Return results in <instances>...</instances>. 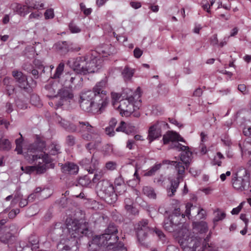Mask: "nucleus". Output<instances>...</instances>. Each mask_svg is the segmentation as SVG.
Returning <instances> with one entry per match:
<instances>
[{"mask_svg":"<svg viewBox=\"0 0 251 251\" xmlns=\"http://www.w3.org/2000/svg\"><path fill=\"white\" fill-rule=\"evenodd\" d=\"M11 8L13 11L21 16L25 17L29 12L28 5H22L18 3L11 4Z\"/></svg>","mask_w":251,"mask_h":251,"instance_id":"nucleus-17","label":"nucleus"},{"mask_svg":"<svg viewBox=\"0 0 251 251\" xmlns=\"http://www.w3.org/2000/svg\"><path fill=\"white\" fill-rule=\"evenodd\" d=\"M192 153L189 149L183 151L180 154V161L188 168L190 164Z\"/></svg>","mask_w":251,"mask_h":251,"instance_id":"nucleus-22","label":"nucleus"},{"mask_svg":"<svg viewBox=\"0 0 251 251\" xmlns=\"http://www.w3.org/2000/svg\"><path fill=\"white\" fill-rule=\"evenodd\" d=\"M161 136V129L158 123H156L149 127L147 139L150 143Z\"/></svg>","mask_w":251,"mask_h":251,"instance_id":"nucleus-14","label":"nucleus"},{"mask_svg":"<svg viewBox=\"0 0 251 251\" xmlns=\"http://www.w3.org/2000/svg\"><path fill=\"white\" fill-rule=\"evenodd\" d=\"M218 43V40L217 38V34H214L210 38V44L213 46L217 45Z\"/></svg>","mask_w":251,"mask_h":251,"instance_id":"nucleus-63","label":"nucleus"},{"mask_svg":"<svg viewBox=\"0 0 251 251\" xmlns=\"http://www.w3.org/2000/svg\"><path fill=\"white\" fill-rule=\"evenodd\" d=\"M25 4L28 5L30 10H40L44 7V3L41 0H27L25 1Z\"/></svg>","mask_w":251,"mask_h":251,"instance_id":"nucleus-21","label":"nucleus"},{"mask_svg":"<svg viewBox=\"0 0 251 251\" xmlns=\"http://www.w3.org/2000/svg\"><path fill=\"white\" fill-rule=\"evenodd\" d=\"M202 7L203 9L206 11L207 12L210 13V5L207 0H202L201 2Z\"/></svg>","mask_w":251,"mask_h":251,"instance_id":"nucleus-58","label":"nucleus"},{"mask_svg":"<svg viewBox=\"0 0 251 251\" xmlns=\"http://www.w3.org/2000/svg\"><path fill=\"white\" fill-rule=\"evenodd\" d=\"M198 228L200 232V234L206 233L208 229L207 225L205 222L200 223L198 226Z\"/></svg>","mask_w":251,"mask_h":251,"instance_id":"nucleus-47","label":"nucleus"},{"mask_svg":"<svg viewBox=\"0 0 251 251\" xmlns=\"http://www.w3.org/2000/svg\"><path fill=\"white\" fill-rule=\"evenodd\" d=\"M134 70L126 66L124 69L122 75L125 81L129 80L133 76Z\"/></svg>","mask_w":251,"mask_h":251,"instance_id":"nucleus-29","label":"nucleus"},{"mask_svg":"<svg viewBox=\"0 0 251 251\" xmlns=\"http://www.w3.org/2000/svg\"><path fill=\"white\" fill-rule=\"evenodd\" d=\"M243 133L245 136L251 137V126L245 127L243 129Z\"/></svg>","mask_w":251,"mask_h":251,"instance_id":"nucleus-64","label":"nucleus"},{"mask_svg":"<svg viewBox=\"0 0 251 251\" xmlns=\"http://www.w3.org/2000/svg\"><path fill=\"white\" fill-rule=\"evenodd\" d=\"M185 233L182 235L181 243L184 247L185 251H196V249L200 246L202 239H204V242L202 244V251H217V248L212 244L207 243L209 241V237L207 236L206 238L200 236L199 235H194V233H191L186 228L182 229L181 231Z\"/></svg>","mask_w":251,"mask_h":251,"instance_id":"nucleus-2","label":"nucleus"},{"mask_svg":"<svg viewBox=\"0 0 251 251\" xmlns=\"http://www.w3.org/2000/svg\"><path fill=\"white\" fill-rule=\"evenodd\" d=\"M125 209L127 210H130L132 206V204L133 203V200L130 198H126L125 200Z\"/></svg>","mask_w":251,"mask_h":251,"instance_id":"nucleus-54","label":"nucleus"},{"mask_svg":"<svg viewBox=\"0 0 251 251\" xmlns=\"http://www.w3.org/2000/svg\"><path fill=\"white\" fill-rule=\"evenodd\" d=\"M163 226L164 229L170 232H174L176 229V226L172 220L168 217L165 219L164 221Z\"/></svg>","mask_w":251,"mask_h":251,"instance_id":"nucleus-30","label":"nucleus"},{"mask_svg":"<svg viewBox=\"0 0 251 251\" xmlns=\"http://www.w3.org/2000/svg\"><path fill=\"white\" fill-rule=\"evenodd\" d=\"M69 131L80 133L82 138L85 140L96 139L97 142H100V135L96 128L88 122L79 121L77 126L71 125L69 128Z\"/></svg>","mask_w":251,"mask_h":251,"instance_id":"nucleus-5","label":"nucleus"},{"mask_svg":"<svg viewBox=\"0 0 251 251\" xmlns=\"http://www.w3.org/2000/svg\"><path fill=\"white\" fill-rule=\"evenodd\" d=\"M176 163L173 166H175V169L177 172V176L176 178L171 180V185L169 188L167 189L168 196L170 197L174 196L178 188L181 180L183 179L184 177V174L185 169H187L186 166L180 161H175Z\"/></svg>","mask_w":251,"mask_h":251,"instance_id":"nucleus-7","label":"nucleus"},{"mask_svg":"<svg viewBox=\"0 0 251 251\" xmlns=\"http://www.w3.org/2000/svg\"><path fill=\"white\" fill-rule=\"evenodd\" d=\"M69 27L71 32L73 33H79L81 31L80 28L73 22L70 23Z\"/></svg>","mask_w":251,"mask_h":251,"instance_id":"nucleus-49","label":"nucleus"},{"mask_svg":"<svg viewBox=\"0 0 251 251\" xmlns=\"http://www.w3.org/2000/svg\"><path fill=\"white\" fill-rule=\"evenodd\" d=\"M245 201H242V202H241L240 203V204L236 208H234L231 213L232 215H236V214H238L240 211H241V210L242 209V208H243V205L245 204Z\"/></svg>","mask_w":251,"mask_h":251,"instance_id":"nucleus-53","label":"nucleus"},{"mask_svg":"<svg viewBox=\"0 0 251 251\" xmlns=\"http://www.w3.org/2000/svg\"><path fill=\"white\" fill-rule=\"evenodd\" d=\"M116 234H102L93 237L89 243V251H109L118 243Z\"/></svg>","mask_w":251,"mask_h":251,"instance_id":"nucleus-4","label":"nucleus"},{"mask_svg":"<svg viewBox=\"0 0 251 251\" xmlns=\"http://www.w3.org/2000/svg\"><path fill=\"white\" fill-rule=\"evenodd\" d=\"M172 146L173 147L172 148L175 149L178 151H183L187 149H189V147L188 146H183L177 142L173 143Z\"/></svg>","mask_w":251,"mask_h":251,"instance_id":"nucleus-48","label":"nucleus"},{"mask_svg":"<svg viewBox=\"0 0 251 251\" xmlns=\"http://www.w3.org/2000/svg\"><path fill=\"white\" fill-rule=\"evenodd\" d=\"M135 230L138 241L142 244L152 229L149 227L147 220H142L135 225Z\"/></svg>","mask_w":251,"mask_h":251,"instance_id":"nucleus-8","label":"nucleus"},{"mask_svg":"<svg viewBox=\"0 0 251 251\" xmlns=\"http://www.w3.org/2000/svg\"><path fill=\"white\" fill-rule=\"evenodd\" d=\"M44 16L46 20L53 19L54 17L53 9L50 8L46 10L44 13Z\"/></svg>","mask_w":251,"mask_h":251,"instance_id":"nucleus-50","label":"nucleus"},{"mask_svg":"<svg viewBox=\"0 0 251 251\" xmlns=\"http://www.w3.org/2000/svg\"><path fill=\"white\" fill-rule=\"evenodd\" d=\"M104 50H101V51L103 53V54H105L106 55H110L111 54H112L115 52V48L114 47L112 46L111 45H105L104 47Z\"/></svg>","mask_w":251,"mask_h":251,"instance_id":"nucleus-44","label":"nucleus"},{"mask_svg":"<svg viewBox=\"0 0 251 251\" xmlns=\"http://www.w3.org/2000/svg\"><path fill=\"white\" fill-rule=\"evenodd\" d=\"M126 123L124 121H121L120 125L116 128V131L117 132L122 131L125 132L126 129Z\"/></svg>","mask_w":251,"mask_h":251,"instance_id":"nucleus-61","label":"nucleus"},{"mask_svg":"<svg viewBox=\"0 0 251 251\" xmlns=\"http://www.w3.org/2000/svg\"><path fill=\"white\" fill-rule=\"evenodd\" d=\"M111 97L113 100V105H114V107H115L116 105L118 104L117 100H118L120 98L121 95L117 93H112Z\"/></svg>","mask_w":251,"mask_h":251,"instance_id":"nucleus-56","label":"nucleus"},{"mask_svg":"<svg viewBox=\"0 0 251 251\" xmlns=\"http://www.w3.org/2000/svg\"><path fill=\"white\" fill-rule=\"evenodd\" d=\"M16 104L17 107L21 109H24L27 108V105L21 100H17L16 101Z\"/></svg>","mask_w":251,"mask_h":251,"instance_id":"nucleus-60","label":"nucleus"},{"mask_svg":"<svg viewBox=\"0 0 251 251\" xmlns=\"http://www.w3.org/2000/svg\"><path fill=\"white\" fill-rule=\"evenodd\" d=\"M115 190L116 192L120 193L121 191H118V187H122L123 189L125 187L124 182L123 178L119 176L115 178L114 180ZM124 191V190L123 189Z\"/></svg>","mask_w":251,"mask_h":251,"instance_id":"nucleus-35","label":"nucleus"},{"mask_svg":"<svg viewBox=\"0 0 251 251\" xmlns=\"http://www.w3.org/2000/svg\"><path fill=\"white\" fill-rule=\"evenodd\" d=\"M42 17V13L39 12H32L28 17L29 21L33 20H39Z\"/></svg>","mask_w":251,"mask_h":251,"instance_id":"nucleus-51","label":"nucleus"},{"mask_svg":"<svg viewBox=\"0 0 251 251\" xmlns=\"http://www.w3.org/2000/svg\"><path fill=\"white\" fill-rule=\"evenodd\" d=\"M161 163H155L144 173V176H153L161 169Z\"/></svg>","mask_w":251,"mask_h":251,"instance_id":"nucleus-28","label":"nucleus"},{"mask_svg":"<svg viewBox=\"0 0 251 251\" xmlns=\"http://www.w3.org/2000/svg\"><path fill=\"white\" fill-rule=\"evenodd\" d=\"M12 75L16 79L20 88L25 90L28 89L29 85L27 81V78L21 72L14 71L12 72Z\"/></svg>","mask_w":251,"mask_h":251,"instance_id":"nucleus-16","label":"nucleus"},{"mask_svg":"<svg viewBox=\"0 0 251 251\" xmlns=\"http://www.w3.org/2000/svg\"><path fill=\"white\" fill-rule=\"evenodd\" d=\"M88 55L79 56L73 59L72 63L69 61L72 68L78 74L86 75V63Z\"/></svg>","mask_w":251,"mask_h":251,"instance_id":"nucleus-9","label":"nucleus"},{"mask_svg":"<svg viewBox=\"0 0 251 251\" xmlns=\"http://www.w3.org/2000/svg\"><path fill=\"white\" fill-rule=\"evenodd\" d=\"M20 210L19 209H12L8 213V217L9 219H13L19 213Z\"/></svg>","mask_w":251,"mask_h":251,"instance_id":"nucleus-59","label":"nucleus"},{"mask_svg":"<svg viewBox=\"0 0 251 251\" xmlns=\"http://www.w3.org/2000/svg\"><path fill=\"white\" fill-rule=\"evenodd\" d=\"M57 97L60 98V101L56 103L55 108H58L61 106L63 104L64 101L72 100L74 97V94L71 89H66L62 88L58 92Z\"/></svg>","mask_w":251,"mask_h":251,"instance_id":"nucleus-12","label":"nucleus"},{"mask_svg":"<svg viewBox=\"0 0 251 251\" xmlns=\"http://www.w3.org/2000/svg\"><path fill=\"white\" fill-rule=\"evenodd\" d=\"M66 143L69 146H73L75 143V138L73 135H68L66 137Z\"/></svg>","mask_w":251,"mask_h":251,"instance_id":"nucleus-55","label":"nucleus"},{"mask_svg":"<svg viewBox=\"0 0 251 251\" xmlns=\"http://www.w3.org/2000/svg\"><path fill=\"white\" fill-rule=\"evenodd\" d=\"M215 217L213 219V222L215 224L216 223L223 220L226 216L225 212L217 209L215 211Z\"/></svg>","mask_w":251,"mask_h":251,"instance_id":"nucleus-36","label":"nucleus"},{"mask_svg":"<svg viewBox=\"0 0 251 251\" xmlns=\"http://www.w3.org/2000/svg\"><path fill=\"white\" fill-rule=\"evenodd\" d=\"M104 172L102 171H100L95 173L94 176L92 178V182L94 183H98L102 180L104 177Z\"/></svg>","mask_w":251,"mask_h":251,"instance_id":"nucleus-42","label":"nucleus"},{"mask_svg":"<svg viewBox=\"0 0 251 251\" xmlns=\"http://www.w3.org/2000/svg\"><path fill=\"white\" fill-rule=\"evenodd\" d=\"M117 124V120L112 118L109 122L108 126L105 127V133L110 137L114 136L115 133L114 128Z\"/></svg>","mask_w":251,"mask_h":251,"instance_id":"nucleus-24","label":"nucleus"},{"mask_svg":"<svg viewBox=\"0 0 251 251\" xmlns=\"http://www.w3.org/2000/svg\"><path fill=\"white\" fill-rule=\"evenodd\" d=\"M101 60L99 57L93 55H88V59H87L86 63V75L98 72L101 67Z\"/></svg>","mask_w":251,"mask_h":251,"instance_id":"nucleus-10","label":"nucleus"},{"mask_svg":"<svg viewBox=\"0 0 251 251\" xmlns=\"http://www.w3.org/2000/svg\"><path fill=\"white\" fill-rule=\"evenodd\" d=\"M45 89L48 91L47 96L49 98H55L57 97V95H55V90L51 84H48L45 86Z\"/></svg>","mask_w":251,"mask_h":251,"instance_id":"nucleus-41","label":"nucleus"},{"mask_svg":"<svg viewBox=\"0 0 251 251\" xmlns=\"http://www.w3.org/2000/svg\"><path fill=\"white\" fill-rule=\"evenodd\" d=\"M117 164L116 162L113 161H109L105 164V167L107 169L109 170H114L116 169Z\"/></svg>","mask_w":251,"mask_h":251,"instance_id":"nucleus-57","label":"nucleus"},{"mask_svg":"<svg viewBox=\"0 0 251 251\" xmlns=\"http://www.w3.org/2000/svg\"><path fill=\"white\" fill-rule=\"evenodd\" d=\"M33 164H34L36 166V168L35 171H36L37 174H43L46 171V165L43 164L41 161H37L34 162Z\"/></svg>","mask_w":251,"mask_h":251,"instance_id":"nucleus-33","label":"nucleus"},{"mask_svg":"<svg viewBox=\"0 0 251 251\" xmlns=\"http://www.w3.org/2000/svg\"><path fill=\"white\" fill-rule=\"evenodd\" d=\"M46 142L40 137L37 136L35 142L29 146L27 152L34 153L36 151H42L46 148Z\"/></svg>","mask_w":251,"mask_h":251,"instance_id":"nucleus-15","label":"nucleus"},{"mask_svg":"<svg viewBox=\"0 0 251 251\" xmlns=\"http://www.w3.org/2000/svg\"><path fill=\"white\" fill-rule=\"evenodd\" d=\"M233 187L237 190L243 191L248 181L245 180L242 177H238L237 174H235L232 179Z\"/></svg>","mask_w":251,"mask_h":251,"instance_id":"nucleus-18","label":"nucleus"},{"mask_svg":"<svg viewBox=\"0 0 251 251\" xmlns=\"http://www.w3.org/2000/svg\"><path fill=\"white\" fill-rule=\"evenodd\" d=\"M33 237H31L29 238V242L31 248L27 247L24 248L23 251H32V248H36L38 247L37 246L38 240L37 239H32Z\"/></svg>","mask_w":251,"mask_h":251,"instance_id":"nucleus-45","label":"nucleus"},{"mask_svg":"<svg viewBox=\"0 0 251 251\" xmlns=\"http://www.w3.org/2000/svg\"><path fill=\"white\" fill-rule=\"evenodd\" d=\"M131 93L129 96H124V99L120 100L118 108L120 114L122 116H127L138 110L141 105V100L140 99L141 94L140 88L137 89V91L133 94L132 91L129 89L125 90V92Z\"/></svg>","mask_w":251,"mask_h":251,"instance_id":"nucleus-3","label":"nucleus"},{"mask_svg":"<svg viewBox=\"0 0 251 251\" xmlns=\"http://www.w3.org/2000/svg\"><path fill=\"white\" fill-rule=\"evenodd\" d=\"M12 237L13 236L10 232L1 233L0 234V241L2 243L7 244L11 241Z\"/></svg>","mask_w":251,"mask_h":251,"instance_id":"nucleus-39","label":"nucleus"},{"mask_svg":"<svg viewBox=\"0 0 251 251\" xmlns=\"http://www.w3.org/2000/svg\"><path fill=\"white\" fill-rule=\"evenodd\" d=\"M57 121L60 124L61 126H62L68 131H69V128H70L71 126L74 125V124H70L68 121H66L64 119H62L60 117H57Z\"/></svg>","mask_w":251,"mask_h":251,"instance_id":"nucleus-46","label":"nucleus"},{"mask_svg":"<svg viewBox=\"0 0 251 251\" xmlns=\"http://www.w3.org/2000/svg\"><path fill=\"white\" fill-rule=\"evenodd\" d=\"M78 183L82 186L88 187L91 183V179L88 176L85 175L78 179Z\"/></svg>","mask_w":251,"mask_h":251,"instance_id":"nucleus-34","label":"nucleus"},{"mask_svg":"<svg viewBox=\"0 0 251 251\" xmlns=\"http://www.w3.org/2000/svg\"><path fill=\"white\" fill-rule=\"evenodd\" d=\"M69 51L77 52L80 49L81 47L73 43H68Z\"/></svg>","mask_w":251,"mask_h":251,"instance_id":"nucleus-52","label":"nucleus"},{"mask_svg":"<svg viewBox=\"0 0 251 251\" xmlns=\"http://www.w3.org/2000/svg\"><path fill=\"white\" fill-rule=\"evenodd\" d=\"M106 81L101 80L97 82L92 90L83 92L80 95V107L88 113L100 114L107 106Z\"/></svg>","mask_w":251,"mask_h":251,"instance_id":"nucleus-1","label":"nucleus"},{"mask_svg":"<svg viewBox=\"0 0 251 251\" xmlns=\"http://www.w3.org/2000/svg\"><path fill=\"white\" fill-rule=\"evenodd\" d=\"M49 153L51 155H55L61 152V147L59 144L56 142H53L50 144L48 147Z\"/></svg>","mask_w":251,"mask_h":251,"instance_id":"nucleus-26","label":"nucleus"},{"mask_svg":"<svg viewBox=\"0 0 251 251\" xmlns=\"http://www.w3.org/2000/svg\"><path fill=\"white\" fill-rule=\"evenodd\" d=\"M134 56L137 58H140L143 54V51L138 48H136L133 51Z\"/></svg>","mask_w":251,"mask_h":251,"instance_id":"nucleus-62","label":"nucleus"},{"mask_svg":"<svg viewBox=\"0 0 251 251\" xmlns=\"http://www.w3.org/2000/svg\"><path fill=\"white\" fill-rule=\"evenodd\" d=\"M178 137V133L174 131H168L163 135V141L164 144H168L172 142L173 143L176 142V137Z\"/></svg>","mask_w":251,"mask_h":251,"instance_id":"nucleus-25","label":"nucleus"},{"mask_svg":"<svg viewBox=\"0 0 251 251\" xmlns=\"http://www.w3.org/2000/svg\"><path fill=\"white\" fill-rule=\"evenodd\" d=\"M93 159V157H92L91 159L85 158L83 159L80 162V164L90 174L94 173V171L96 169V165L95 164H92Z\"/></svg>","mask_w":251,"mask_h":251,"instance_id":"nucleus-20","label":"nucleus"},{"mask_svg":"<svg viewBox=\"0 0 251 251\" xmlns=\"http://www.w3.org/2000/svg\"><path fill=\"white\" fill-rule=\"evenodd\" d=\"M11 143L8 139H3L0 141V150L9 151L11 150Z\"/></svg>","mask_w":251,"mask_h":251,"instance_id":"nucleus-31","label":"nucleus"},{"mask_svg":"<svg viewBox=\"0 0 251 251\" xmlns=\"http://www.w3.org/2000/svg\"><path fill=\"white\" fill-rule=\"evenodd\" d=\"M97 188L100 194L104 199L106 202L109 204L114 203L117 200V194L114 186L108 179H102L97 184Z\"/></svg>","mask_w":251,"mask_h":251,"instance_id":"nucleus-6","label":"nucleus"},{"mask_svg":"<svg viewBox=\"0 0 251 251\" xmlns=\"http://www.w3.org/2000/svg\"><path fill=\"white\" fill-rule=\"evenodd\" d=\"M25 158L30 164H32L35 161H41L42 163L47 164L52 162V158L49 154L45 152L39 155L27 154L25 155Z\"/></svg>","mask_w":251,"mask_h":251,"instance_id":"nucleus-11","label":"nucleus"},{"mask_svg":"<svg viewBox=\"0 0 251 251\" xmlns=\"http://www.w3.org/2000/svg\"><path fill=\"white\" fill-rule=\"evenodd\" d=\"M90 141L91 142L87 144L85 146L86 148L89 151L95 149L98 146V145L101 143V139L100 137V142H97L96 139H94L93 140Z\"/></svg>","mask_w":251,"mask_h":251,"instance_id":"nucleus-43","label":"nucleus"},{"mask_svg":"<svg viewBox=\"0 0 251 251\" xmlns=\"http://www.w3.org/2000/svg\"><path fill=\"white\" fill-rule=\"evenodd\" d=\"M64 64L60 63L57 67L55 72L52 76V78L58 79L60 78L61 75H62L64 69Z\"/></svg>","mask_w":251,"mask_h":251,"instance_id":"nucleus-37","label":"nucleus"},{"mask_svg":"<svg viewBox=\"0 0 251 251\" xmlns=\"http://www.w3.org/2000/svg\"><path fill=\"white\" fill-rule=\"evenodd\" d=\"M105 233L104 234H116L118 232L117 227L113 223L110 224L107 228L105 229Z\"/></svg>","mask_w":251,"mask_h":251,"instance_id":"nucleus-40","label":"nucleus"},{"mask_svg":"<svg viewBox=\"0 0 251 251\" xmlns=\"http://www.w3.org/2000/svg\"><path fill=\"white\" fill-rule=\"evenodd\" d=\"M68 231L73 237H76V234L79 232L84 233V231H82L81 228L77 225V223L74 221H72V224L67 223L66 224Z\"/></svg>","mask_w":251,"mask_h":251,"instance_id":"nucleus-23","label":"nucleus"},{"mask_svg":"<svg viewBox=\"0 0 251 251\" xmlns=\"http://www.w3.org/2000/svg\"><path fill=\"white\" fill-rule=\"evenodd\" d=\"M56 49L61 54H65L69 52L68 43L66 41L59 42L56 44Z\"/></svg>","mask_w":251,"mask_h":251,"instance_id":"nucleus-27","label":"nucleus"},{"mask_svg":"<svg viewBox=\"0 0 251 251\" xmlns=\"http://www.w3.org/2000/svg\"><path fill=\"white\" fill-rule=\"evenodd\" d=\"M62 172L66 174L75 175L78 173V166L72 162L65 163L62 167Z\"/></svg>","mask_w":251,"mask_h":251,"instance_id":"nucleus-19","label":"nucleus"},{"mask_svg":"<svg viewBox=\"0 0 251 251\" xmlns=\"http://www.w3.org/2000/svg\"><path fill=\"white\" fill-rule=\"evenodd\" d=\"M143 193L151 199H155L156 197L155 193L152 188L149 186H144L143 188Z\"/></svg>","mask_w":251,"mask_h":251,"instance_id":"nucleus-32","label":"nucleus"},{"mask_svg":"<svg viewBox=\"0 0 251 251\" xmlns=\"http://www.w3.org/2000/svg\"><path fill=\"white\" fill-rule=\"evenodd\" d=\"M169 217L176 226L184 222L185 217L170 215Z\"/></svg>","mask_w":251,"mask_h":251,"instance_id":"nucleus-38","label":"nucleus"},{"mask_svg":"<svg viewBox=\"0 0 251 251\" xmlns=\"http://www.w3.org/2000/svg\"><path fill=\"white\" fill-rule=\"evenodd\" d=\"M78 75L75 73H67L61 78L63 85L66 88L72 89L75 85V81L78 79Z\"/></svg>","mask_w":251,"mask_h":251,"instance_id":"nucleus-13","label":"nucleus"}]
</instances>
